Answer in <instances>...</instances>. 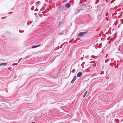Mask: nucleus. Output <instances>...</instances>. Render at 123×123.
<instances>
[{
	"label": "nucleus",
	"instance_id": "11",
	"mask_svg": "<svg viewBox=\"0 0 123 123\" xmlns=\"http://www.w3.org/2000/svg\"><path fill=\"white\" fill-rule=\"evenodd\" d=\"M86 12H87L88 11V10H87H87H86Z\"/></svg>",
	"mask_w": 123,
	"mask_h": 123
},
{
	"label": "nucleus",
	"instance_id": "8",
	"mask_svg": "<svg viewBox=\"0 0 123 123\" xmlns=\"http://www.w3.org/2000/svg\"><path fill=\"white\" fill-rule=\"evenodd\" d=\"M87 93V91H86L85 92L84 94V95H83V98H84L86 94Z\"/></svg>",
	"mask_w": 123,
	"mask_h": 123
},
{
	"label": "nucleus",
	"instance_id": "7",
	"mask_svg": "<svg viewBox=\"0 0 123 123\" xmlns=\"http://www.w3.org/2000/svg\"><path fill=\"white\" fill-rule=\"evenodd\" d=\"M7 64L6 63H2L1 64H0V66L1 65L3 66H5Z\"/></svg>",
	"mask_w": 123,
	"mask_h": 123
},
{
	"label": "nucleus",
	"instance_id": "4",
	"mask_svg": "<svg viewBox=\"0 0 123 123\" xmlns=\"http://www.w3.org/2000/svg\"><path fill=\"white\" fill-rule=\"evenodd\" d=\"M82 74L81 72H79L77 74V77H80L82 75Z\"/></svg>",
	"mask_w": 123,
	"mask_h": 123
},
{
	"label": "nucleus",
	"instance_id": "3",
	"mask_svg": "<svg viewBox=\"0 0 123 123\" xmlns=\"http://www.w3.org/2000/svg\"><path fill=\"white\" fill-rule=\"evenodd\" d=\"M76 78V76H74V78L73 79V80L71 81V83H74V81L75 80Z\"/></svg>",
	"mask_w": 123,
	"mask_h": 123
},
{
	"label": "nucleus",
	"instance_id": "9",
	"mask_svg": "<svg viewBox=\"0 0 123 123\" xmlns=\"http://www.w3.org/2000/svg\"><path fill=\"white\" fill-rule=\"evenodd\" d=\"M63 32H61L60 31L58 33V34L60 35H62L63 34V31H62Z\"/></svg>",
	"mask_w": 123,
	"mask_h": 123
},
{
	"label": "nucleus",
	"instance_id": "6",
	"mask_svg": "<svg viewBox=\"0 0 123 123\" xmlns=\"http://www.w3.org/2000/svg\"><path fill=\"white\" fill-rule=\"evenodd\" d=\"M41 45V44H40V45H37V46H33L31 48H36V47H38L39 46H40Z\"/></svg>",
	"mask_w": 123,
	"mask_h": 123
},
{
	"label": "nucleus",
	"instance_id": "2",
	"mask_svg": "<svg viewBox=\"0 0 123 123\" xmlns=\"http://www.w3.org/2000/svg\"><path fill=\"white\" fill-rule=\"evenodd\" d=\"M88 32V31H87L80 32L79 33L78 36L79 37H82Z\"/></svg>",
	"mask_w": 123,
	"mask_h": 123
},
{
	"label": "nucleus",
	"instance_id": "1",
	"mask_svg": "<svg viewBox=\"0 0 123 123\" xmlns=\"http://www.w3.org/2000/svg\"><path fill=\"white\" fill-rule=\"evenodd\" d=\"M82 8H80L79 9H77L75 10V14H77L79 13L80 12V10H83L84 9V8H85V6H84L82 5Z\"/></svg>",
	"mask_w": 123,
	"mask_h": 123
},
{
	"label": "nucleus",
	"instance_id": "5",
	"mask_svg": "<svg viewBox=\"0 0 123 123\" xmlns=\"http://www.w3.org/2000/svg\"><path fill=\"white\" fill-rule=\"evenodd\" d=\"M70 6V4L69 3H67L65 5V6L67 8H69Z\"/></svg>",
	"mask_w": 123,
	"mask_h": 123
},
{
	"label": "nucleus",
	"instance_id": "10",
	"mask_svg": "<svg viewBox=\"0 0 123 123\" xmlns=\"http://www.w3.org/2000/svg\"><path fill=\"white\" fill-rule=\"evenodd\" d=\"M120 48V45L119 47L118 48V51H119Z\"/></svg>",
	"mask_w": 123,
	"mask_h": 123
}]
</instances>
